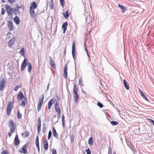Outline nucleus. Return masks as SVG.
Listing matches in <instances>:
<instances>
[{"label":"nucleus","instance_id":"13d9d810","mask_svg":"<svg viewBox=\"0 0 154 154\" xmlns=\"http://www.w3.org/2000/svg\"><path fill=\"white\" fill-rule=\"evenodd\" d=\"M12 132H11V131L10 132H9L8 133V135H9V137H11V135L12 134Z\"/></svg>","mask_w":154,"mask_h":154},{"label":"nucleus","instance_id":"f257e3e1","mask_svg":"<svg viewBox=\"0 0 154 154\" xmlns=\"http://www.w3.org/2000/svg\"><path fill=\"white\" fill-rule=\"evenodd\" d=\"M73 93L75 94L74 97L75 102L76 103H77L79 99V96L77 92V88L75 84L74 85Z\"/></svg>","mask_w":154,"mask_h":154},{"label":"nucleus","instance_id":"f704fd0d","mask_svg":"<svg viewBox=\"0 0 154 154\" xmlns=\"http://www.w3.org/2000/svg\"><path fill=\"white\" fill-rule=\"evenodd\" d=\"M49 5L51 9H52L54 8L53 2H49Z\"/></svg>","mask_w":154,"mask_h":154},{"label":"nucleus","instance_id":"1a4fd4ad","mask_svg":"<svg viewBox=\"0 0 154 154\" xmlns=\"http://www.w3.org/2000/svg\"><path fill=\"white\" fill-rule=\"evenodd\" d=\"M37 131L38 133H39L40 131L41 127V119L40 117H38L37 121Z\"/></svg>","mask_w":154,"mask_h":154},{"label":"nucleus","instance_id":"39448f33","mask_svg":"<svg viewBox=\"0 0 154 154\" xmlns=\"http://www.w3.org/2000/svg\"><path fill=\"white\" fill-rule=\"evenodd\" d=\"M5 7L7 13L9 14H12V12L13 11V8H11L10 6L7 5H5Z\"/></svg>","mask_w":154,"mask_h":154},{"label":"nucleus","instance_id":"2eb2a0df","mask_svg":"<svg viewBox=\"0 0 154 154\" xmlns=\"http://www.w3.org/2000/svg\"><path fill=\"white\" fill-rule=\"evenodd\" d=\"M124 85L125 88L127 90L129 89L130 87L128 83L126 81L125 79L123 80Z\"/></svg>","mask_w":154,"mask_h":154},{"label":"nucleus","instance_id":"72a5a7b5","mask_svg":"<svg viewBox=\"0 0 154 154\" xmlns=\"http://www.w3.org/2000/svg\"><path fill=\"white\" fill-rule=\"evenodd\" d=\"M62 124L63 127H64L65 126V118L63 115H62Z\"/></svg>","mask_w":154,"mask_h":154},{"label":"nucleus","instance_id":"b1692460","mask_svg":"<svg viewBox=\"0 0 154 154\" xmlns=\"http://www.w3.org/2000/svg\"><path fill=\"white\" fill-rule=\"evenodd\" d=\"M37 7V4L36 2H33L32 3L30 8L32 9H35Z\"/></svg>","mask_w":154,"mask_h":154},{"label":"nucleus","instance_id":"052dcab7","mask_svg":"<svg viewBox=\"0 0 154 154\" xmlns=\"http://www.w3.org/2000/svg\"><path fill=\"white\" fill-rule=\"evenodd\" d=\"M49 85H50V83L49 82V83H48V85H47V91L48 90Z\"/></svg>","mask_w":154,"mask_h":154},{"label":"nucleus","instance_id":"338daca9","mask_svg":"<svg viewBox=\"0 0 154 154\" xmlns=\"http://www.w3.org/2000/svg\"><path fill=\"white\" fill-rule=\"evenodd\" d=\"M2 0V3L5 2V0Z\"/></svg>","mask_w":154,"mask_h":154},{"label":"nucleus","instance_id":"ea45409f","mask_svg":"<svg viewBox=\"0 0 154 154\" xmlns=\"http://www.w3.org/2000/svg\"><path fill=\"white\" fill-rule=\"evenodd\" d=\"M42 106V104H38L37 106V110L38 112H39L41 110V106Z\"/></svg>","mask_w":154,"mask_h":154},{"label":"nucleus","instance_id":"c03bdc74","mask_svg":"<svg viewBox=\"0 0 154 154\" xmlns=\"http://www.w3.org/2000/svg\"><path fill=\"white\" fill-rule=\"evenodd\" d=\"M39 144V139L38 136H37L35 138V144Z\"/></svg>","mask_w":154,"mask_h":154},{"label":"nucleus","instance_id":"f3484780","mask_svg":"<svg viewBox=\"0 0 154 154\" xmlns=\"http://www.w3.org/2000/svg\"><path fill=\"white\" fill-rule=\"evenodd\" d=\"M43 146L45 150H47L48 148V141L47 139H45L44 142L43 143Z\"/></svg>","mask_w":154,"mask_h":154},{"label":"nucleus","instance_id":"37998d69","mask_svg":"<svg viewBox=\"0 0 154 154\" xmlns=\"http://www.w3.org/2000/svg\"><path fill=\"white\" fill-rule=\"evenodd\" d=\"M97 106L100 108H102L103 105L100 102H98L97 103Z\"/></svg>","mask_w":154,"mask_h":154},{"label":"nucleus","instance_id":"49530a36","mask_svg":"<svg viewBox=\"0 0 154 154\" xmlns=\"http://www.w3.org/2000/svg\"><path fill=\"white\" fill-rule=\"evenodd\" d=\"M85 151L87 154H91V151L89 148H88L87 149H86Z\"/></svg>","mask_w":154,"mask_h":154},{"label":"nucleus","instance_id":"4d7b16f0","mask_svg":"<svg viewBox=\"0 0 154 154\" xmlns=\"http://www.w3.org/2000/svg\"><path fill=\"white\" fill-rule=\"evenodd\" d=\"M86 52V53H87V55L88 57H89L88 60H90V56L89 55L88 51H87Z\"/></svg>","mask_w":154,"mask_h":154},{"label":"nucleus","instance_id":"412c9836","mask_svg":"<svg viewBox=\"0 0 154 154\" xmlns=\"http://www.w3.org/2000/svg\"><path fill=\"white\" fill-rule=\"evenodd\" d=\"M34 9L30 8L29 10L30 14L32 16V17H35V11Z\"/></svg>","mask_w":154,"mask_h":154},{"label":"nucleus","instance_id":"a18cd8bd","mask_svg":"<svg viewBox=\"0 0 154 154\" xmlns=\"http://www.w3.org/2000/svg\"><path fill=\"white\" fill-rule=\"evenodd\" d=\"M25 101L24 100H22L21 101V103L20 104V105L22 107H23L25 106Z\"/></svg>","mask_w":154,"mask_h":154},{"label":"nucleus","instance_id":"9b49d317","mask_svg":"<svg viewBox=\"0 0 154 154\" xmlns=\"http://www.w3.org/2000/svg\"><path fill=\"white\" fill-rule=\"evenodd\" d=\"M8 28L10 31H12L13 30V25L12 22L10 21L9 20L8 23Z\"/></svg>","mask_w":154,"mask_h":154},{"label":"nucleus","instance_id":"69168bd1","mask_svg":"<svg viewBox=\"0 0 154 154\" xmlns=\"http://www.w3.org/2000/svg\"><path fill=\"white\" fill-rule=\"evenodd\" d=\"M58 118L59 119H60V115H58Z\"/></svg>","mask_w":154,"mask_h":154},{"label":"nucleus","instance_id":"774afa93","mask_svg":"<svg viewBox=\"0 0 154 154\" xmlns=\"http://www.w3.org/2000/svg\"><path fill=\"white\" fill-rule=\"evenodd\" d=\"M50 2H53V0H50Z\"/></svg>","mask_w":154,"mask_h":154},{"label":"nucleus","instance_id":"aec40b11","mask_svg":"<svg viewBox=\"0 0 154 154\" xmlns=\"http://www.w3.org/2000/svg\"><path fill=\"white\" fill-rule=\"evenodd\" d=\"M15 40V38H13L9 40L8 42V45H9V47H11L13 44Z\"/></svg>","mask_w":154,"mask_h":154},{"label":"nucleus","instance_id":"a878e982","mask_svg":"<svg viewBox=\"0 0 154 154\" xmlns=\"http://www.w3.org/2000/svg\"><path fill=\"white\" fill-rule=\"evenodd\" d=\"M53 135L57 139L58 138V136L57 135V133L56 132V129L54 128H53Z\"/></svg>","mask_w":154,"mask_h":154},{"label":"nucleus","instance_id":"603ef678","mask_svg":"<svg viewBox=\"0 0 154 154\" xmlns=\"http://www.w3.org/2000/svg\"><path fill=\"white\" fill-rule=\"evenodd\" d=\"M52 152L53 154H57L56 151L54 149H52Z\"/></svg>","mask_w":154,"mask_h":154},{"label":"nucleus","instance_id":"864d4df0","mask_svg":"<svg viewBox=\"0 0 154 154\" xmlns=\"http://www.w3.org/2000/svg\"><path fill=\"white\" fill-rule=\"evenodd\" d=\"M22 8V7L21 6H20L18 5H17L16 7V9H17L19 10V9H21Z\"/></svg>","mask_w":154,"mask_h":154},{"label":"nucleus","instance_id":"f03ea898","mask_svg":"<svg viewBox=\"0 0 154 154\" xmlns=\"http://www.w3.org/2000/svg\"><path fill=\"white\" fill-rule=\"evenodd\" d=\"M9 127L10 128L11 131L12 132H14L16 125L13 120L9 121Z\"/></svg>","mask_w":154,"mask_h":154},{"label":"nucleus","instance_id":"8fccbe9b","mask_svg":"<svg viewBox=\"0 0 154 154\" xmlns=\"http://www.w3.org/2000/svg\"><path fill=\"white\" fill-rule=\"evenodd\" d=\"M20 87L18 85H17L14 88V90L15 91H17L19 88H20Z\"/></svg>","mask_w":154,"mask_h":154},{"label":"nucleus","instance_id":"7c9ffc66","mask_svg":"<svg viewBox=\"0 0 154 154\" xmlns=\"http://www.w3.org/2000/svg\"><path fill=\"white\" fill-rule=\"evenodd\" d=\"M88 144L91 145H92L93 144V138L92 137H90L89 140L88 141Z\"/></svg>","mask_w":154,"mask_h":154},{"label":"nucleus","instance_id":"4c0bfd02","mask_svg":"<svg viewBox=\"0 0 154 154\" xmlns=\"http://www.w3.org/2000/svg\"><path fill=\"white\" fill-rule=\"evenodd\" d=\"M22 116L21 114L20 113L19 109L18 110L17 114V117L18 119H20L21 118Z\"/></svg>","mask_w":154,"mask_h":154},{"label":"nucleus","instance_id":"f8f14e48","mask_svg":"<svg viewBox=\"0 0 154 154\" xmlns=\"http://www.w3.org/2000/svg\"><path fill=\"white\" fill-rule=\"evenodd\" d=\"M54 106L56 112L59 111V110L60 111V107H59L58 102L57 101H56L55 103L54 104Z\"/></svg>","mask_w":154,"mask_h":154},{"label":"nucleus","instance_id":"680f3d73","mask_svg":"<svg viewBox=\"0 0 154 154\" xmlns=\"http://www.w3.org/2000/svg\"><path fill=\"white\" fill-rule=\"evenodd\" d=\"M57 112V115H60V111L59 110V111Z\"/></svg>","mask_w":154,"mask_h":154},{"label":"nucleus","instance_id":"c85d7f7f","mask_svg":"<svg viewBox=\"0 0 154 154\" xmlns=\"http://www.w3.org/2000/svg\"><path fill=\"white\" fill-rule=\"evenodd\" d=\"M44 96L43 94L42 95V97L41 98L39 99L38 100V103L40 104H42V103H43V101L44 100Z\"/></svg>","mask_w":154,"mask_h":154},{"label":"nucleus","instance_id":"bb28decb","mask_svg":"<svg viewBox=\"0 0 154 154\" xmlns=\"http://www.w3.org/2000/svg\"><path fill=\"white\" fill-rule=\"evenodd\" d=\"M53 102V100L52 99H51L48 102V109H50L51 108V106L52 105Z\"/></svg>","mask_w":154,"mask_h":154},{"label":"nucleus","instance_id":"4be33fe9","mask_svg":"<svg viewBox=\"0 0 154 154\" xmlns=\"http://www.w3.org/2000/svg\"><path fill=\"white\" fill-rule=\"evenodd\" d=\"M140 94L141 96L145 100L147 101H149V100L147 98L145 95L143 93L141 90H139Z\"/></svg>","mask_w":154,"mask_h":154},{"label":"nucleus","instance_id":"79ce46f5","mask_svg":"<svg viewBox=\"0 0 154 154\" xmlns=\"http://www.w3.org/2000/svg\"><path fill=\"white\" fill-rule=\"evenodd\" d=\"M12 109H9V108L7 109V114L8 115H9L11 113V110Z\"/></svg>","mask_w":154,"mask_h":154},{"label":"nucleus","instance_id":"473e14b6","mask_svg":"<svg viewBox=\"0 0 154 154\" xmlns=\"http://www.w3.org/2000/svg\"><path fill=\"white\" fill-rule=\"evenodd\" d=\"M19 53L22 56H24L25 53L24 48H22L20 51Z\"/></svg>","mask_w":154,"mask_h":154},{"label":"nucleus","instance_id":"9d476101","mask_svg":"<svg viewBox=\"0 0 154 154\" xmlns=\"http://www.w3.org/2000/svg\"><path fill=\"white\" fill-rule=\"evenodd\" d=\"M20 142V140L19 139L18 135L17 134L16 135L14 141V144L15 146H17L18 145Z\"/></svg>","mask_w":154,"mask_h":154},{"label":"nucleus","instance_id":"c756f323","mask_svg":"<svg viewBox=\"0 0 154 154\" xmlns=\"http://www.w3.org/2000/svg\"><path fill=\"white\" fill-rule=\"evenodd\" d=\"M79 85L81 86H83L84 85L83 84V82L82 81V77L81 76L80 79H79Z\"/></svg>","mask_w":154,"mask_h":154},{"label":"nucleus","instance_id":"bf43d9fd","mask_svg":"<svg viewBox=\"0 0 154 154\" xmlns=\"http://www.w3.org/2000/svg\"><path fill=\"white\" fill-rule=\"evenodd\" d=\"M14 1V0H8V2L11 3H12Z\"/></svg>","mask_w":154,"mask_h":154},{"label":"nucleus","instance_id":"423d86ee","mask_svg":"<svg viewBox=\"0 0 154 154\" xmlns=\"http://www.w3.org/2000/svg\"><path fill=\"white\" fill-rule=\"evenodd\" d=\"M28 145V143H26L22 147V150H19V151L20 152L26 154L27 152L26 148L27 147Z\"/></svg>","mask_w":154,"mask_h":154},{"label":"nucleus","instance_id":"3c124183","mask_svg":"<svg viewBox=\"0 0 154 154\" xmlns=\"http://www.w3.org/2000/svg\"><path fill=\"white\" fill-rule=\"evenodd\" d=\"M1 154H8V152L7 151L5 150L2 152Z\"/></svg>","mask_w":154,"mask_h":154},{"label":"nucleus","instance_id":"cd10ccee","mask_svg":"<svg viewBox=\"0 0 154 154\" xmlns=\"http://www.w3.org/2000/svg\"><path fill=\"white\" fill-rule=\"evenodd\" d=\"M29 133L27 131H25L22 134V135L23 137H26L29 135Z\"/></svg>","mask_w":154,"mask_h":154},{"label":"nucleus","instance_id":"58836bf2","mask_svg":"<svg viewBox=\"0 0 154 154\" xmlns=\"http://www.w3.org/2000/svg\"><path fill=\"white\" fill-rule=\"evenodd\" d=\"M7 108H9V109H12V107L11 106V102H10L8 103Z\"/></svg>","mask_w":154,"mask_h":154},{"label":"nucleus","instance_id":"393cba45","mask_svg":"<svg viewBox=\"0 0 154 154\" xmlns=\"http://www.w3.org/2000/svg\"><path fill=\"white\" fill-rule=\"evenodd\" d=\"M28 71L30 73L32 69V66L30 63L28 62L27 63Z\"/></svg>","mask_w":154,"mask_h":154},{"label":"nucleus","instance_id":"0eeeda50","mask_svg":"<svg viewBox=\"0 0 154 154\" xmlns=\"http://www.w3.org/2000/svg\"><path fill=\"white\" fill-rule=\"evenodd\" d=\"M75 42H73L72 43V56L74 60H75Z\"/></svg>","mask_w":154,"mask_h":154},{"label":"nucleus","instance_id":"6e6552de","mask_svg":"<svg viewBox=\"0 0 154 154\" xmlns=\"http://www.w3.org/2000/svg\"><path fill=\"white\" fill-rule=\"evenodd\" d=\"M5 82L4 81L3 78L0 79V91H2L4 88V84Z\"/></svg>","mask_w":154,"mask_h":154},{"label":"nucleus","instance_id":"de8ad7c7","mask_svg":"<svg viewBox=\"0 0 154 154\" xmlns=\"http://www.w3.org/2000/svg\"><path fill=\"white\" fill-rule=\"evenodd\" d=\"M108 154H112V150L111 147L109 148Z\"/></svg>","mask_w":154,"mask_h":154},{"label":"nucleus","instance_id":"5fc2aeb1","mask_svg":"<svg viewBox=\"0 0 154 154\" xmlns=\"http://www.w3.org/2000/svg\"><path fill=\"white\" fill-rule=\"evenodd\" d=\"M89 14H90V13L88 11L86 13V14H85V16L86 17L87 16V17H86V20H87V19L88 18V15H89Z\"/></svg>","mask_w":154,"mask_h":154},{"label":"nucleus","instance_id":"a211bd4d","mask_svg":"<svg viewBox=\"0 0 154 154\" xmlns=\"http://www.w3.org/2000/svg\"><path fill=\"white\" fill-rule=\"evenodd\" d=\"M14 21L15 23L17 25H18L20 23V20L17 16L15 17L14 19Z\"/></svg>","mask_w":154,"mask_h":154},{"label":"nucleus","instance_id":"09e8293b","mask_svg":"<svg viewBox=\"0 0 154 154\" xmlns=\"http://www.w3.org/2000/svg\"><path fill=\"white\" fill-rule=\"evenodd\" d=\"M5 9L3 8H2V11H1L2 14V15H4L5 14Z\"/></svg>","mask_w":154,"mask_h":154},{"label":"nucleus","instance_id":"20e7f679","mask_svg":"<svg viewBox=\"0 0 154 154\" xmlns=\"http://www.w3.org/2000/svg\"><path fill=\"white\" fill-rule=\"evenodd\" d=\"M17 99H20V100H23L25 101H27V99L24 97L23 93L22 92H20L17 95Z\"/></svg>","mask_w":154,"mask_h":154},{"label":"nucleus","instance_id":"5701e85b","mask_svg":"<svg viewBox=\"0 0 154 154\" xmlns=\"http://www.w3.org/2000/svg\"><path fill=\"white\" fill-rule=\"evenodd\" d=\"M12 12L15 15H19L20 14V11L19 10L15 8H13Z\"/></svg>","mask_w":154,"mask_h":154},{"label":"nucleus","instance_id":"a19ab883","mask_svg":"<svg viewBox=\"0 0 154 154\" xmlns=\"http://www.w3.org/2000/svg\"><path fill=\"white\" fill-rule=\"evenodd\" d=\"M52 135V132L51 131H50L48 132V139H49L51 137Z\"/></svg>","mask_w":154,"mask_h":154},{"label":"nucleus","instance_id":"c9c22d12","mask_svg":"<svg viewBox=\"0 0 154 154\" xmlns=\"http://www.w3.org/2000/svg\"><path fill=\"white\" fill-rule=\"evenodd\" d=\"M60 4L63 8H64L65 6L64 5V0H60Z\"/></svg>","mask_w":154,"mask_h":154},{"label":"nucleus","instance_id":"0e129e2a","mask_svg":"<svg viewBox=\"0 0 154 154\" xmlns=\"http://www.w3.org/2000/svg\"><path fill=\"white\" fill-rule=\"evenodd\" d=\"M85 51L86 52L88 51L87 48L86 47L85 48Z\"/></svg>","mask_w":154,"mask_h":154},{"label":"nucleus","instance_id":"e433bc0d","mask_svg":"<svg viewBox=\"0 0 154 154\" xmlns=\"http://www.w3.org/2000/svg\"><path fill=\"white\" fill-rule=\"evenodd\" d=\"M110 123L111 124L114 125H117L119 124L118 122L113 121H111Z\"/></svg>","mask_w":154,"mask_h":154},{"label":"nucleus","instance_id":"dca6fc26","mask_svg":"<svg viewBox=\"0 0 154 154\" xmlns=\"http://www.w3.org/2000/svg\"><path fill=\"white\" fill-rule=\"evenodd\" d=\"M118 6L122 10V12L123 13L125 12L127 10L126 8H125L124 6L121 4H119L118 5Z\"/></svg>","mask_w":154,"mask_h":154},{"label":"nucleus","instance_id":"4468645a","mask_svg":"<svg viewBox=\"0 0 154 154\" xmlns=\"http://www.w3.org/2000/svg\"><path fill=\"white\" fill-rule=\"evenodd\" d=\"M49 61H50V63L51 65V66H52V67L55 69V63L53 61L52 58L51 57H49Z\"/></svg>","mask_w":154,"mask_h":154},{"label":"nucleus","instance_id":"e2e57ef3","mask_svg":"<svg viewBox=\"0 0 154 154\" xmlns=\"http://www.w3.org/2000/svg\"><path fill=\"white\" fill-rule=\"evenodd\" d=\"M56 98L59 100L60 99V98L59 97L57 96Z\"/></svg>","mask_w":154,"mask_h":154},{"label":"nucleus","instance_id":"6ab92c4d","mask_svg":"<svg viewBox=\"0 0 154 154\" xmlns=\"http://www.w3.org/2000/svg\"><path fill=\"white\" fill-rule=\"evenodd\" d=\"M68 25L67 23V22H65L63 23L62 25V27L63 29V31L64 33H65L67 29L66 27Z\"/></svg>","mask_w":154,"mask_h":154},{"label":"nucleus","instance_id":"6e6d98bb","mask_svg":"<svg viewBox=\"0 0 154 154\" xmlns=\"http://www.w3.org/2000/svg\"><path fill=\"white\" fill-rule=\"evenodd\" d=\"M36 145L37 148L38 149V151L39 152V150H40V148H39V144H36Z\"/></svg>","mask_w":154,"mask_h":154},{"label":"nucleus","instance_id":"7ed1b4c3","mask_svg":"<svg viewBox=\"0 0 154 154\" xmlns=\"http://www.w3.org/2000/svg\"><path fill=\"white\" fill-rule=\"evenodd\" d=\"M28 60L26 58H25L23 61L21 65V71H23L24 70L27 64Z\"/></svg>","mask_w":154,"mask_h":154},{"label":"nucleus","instance_id":"ddd939ff","mask_svg":"<svg viewBox=\"0 0 154 154\" xmlns=\"http://www.w3.org/2000/svg\"><path fill=\"white\" fill-rule=\"evenodd\" d=\"M64 76L65 79H66L67 76V67L66 65L64 69Z\"/></svg>","mask_w":154,"mask_h":154},{"label":"nucleus","instance_id":"2f4dec72","mask_svg":"<svg viewBox=\"0 0 154 154\" xmlns=\"http://www.w3.org/2000/svg\"><path fill=\"white\" fill-rule=\"evenodd\" d=\"M63 16L66 19L69 16V14L68 11L63 13Z\"/></svg>","mask_w":154,"mask_h":154}]
</instances>
